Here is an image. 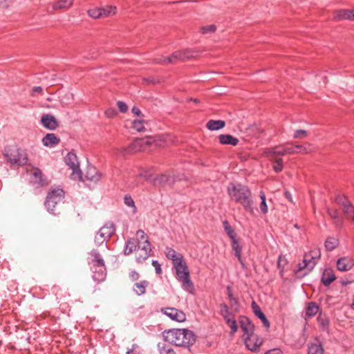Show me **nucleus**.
I'll return each instance as SVG.
<instances>
[{
  "label": "nucleus",
  "mask_w": 354,
  "mask_h": 354,
  "mask_svg": "<svg viewBox=\"0 0 354 354\" xmlns=\"http://www.w3.org/2000/svg\"><path fill=\"white\" fill-rule=\"evenodd\" d=\"M172 142L171 136L169 134L147 136L134 140L128 147L120 148L119 152L122 155L125 156L129 153L149 150L153 147H165Z\"/></svg>",
  "instance_id": "nucleus-1"
},
{
  "label": "nucleus",
  "mask_w": 354,
  "mask_h": 354,
  "mask_svg": "<svg viewBox=\"0 0 354 354\" xmlns=\"http://www.w3.org/2000/svg\"><path fill=\"white\" fill-rule=\"evenodd\" d=\"M164 339L176 346H189L196 342L194 333L187 328H173L164 331Z\"/></svg>",
  "instance_id": "nucleus-2"
},
{
  "label": "nucleus",
  "mask_w": 354,
  "mask_h": 354,
  "mask_svg": "<svg viewBox=\"0 0 354 354\" xmlns=\"http://www.w3.org/2000/svg\"><path fill=\"white\" fill-rule=\"evenodd\" d=\"M3 155L7 162L11 165L24 166L28 162L26 152L17 145H10L5 147Z\"/></svg>",
  "instance_id": "nucleus-3"
},
{
  "label": "nucleus",
  "mask_w": 354,
  "mask_h": 354,
  "mask_svg": "<svg viewBox=\"0 0 354 354\" xmlns=\"http://www.w3.org/2000/svg\"><path fill=\"white\" fill-rule=\"evenodd\" d=\"M220 314L224 319L227 326L231 329L230 335L233 336L238 330V324L234 315L230 313L229 306L225 303L220 304Z\"/></svg>",
  "instance_id": "nucleus-4"
},
{
  "label": "nucleus",
  "mask_w": 354,
  "mask_h": 354,
  "mask_svg": "<svg viewBox=\"0 0 354 354\" xmlns=\"http://www.w3.org/2000/svg\"><path fill=\"white\" fill-rule=\"evenodd\" d=\"M228 194L235 199H249L252 195L248 188L241 184H230L227 188Z\"/></svg>",
  "instance_id": "nucleus-5"
},
{
  "label": "nucleus",
  "mask_w": 354,
  "mask_h": 354,
  "mask_svg": "<svg viewBox=\"0 0 354 354\" xmlns=\"http://www.w3.org/2000/svg\"><path fill=\"white\" fill-rule=\"evenodd\" d=\"M194 56V52L191 50L187 49L184 50H178L174 52L171 56L160 58L155 60L156 64L172 63L176 60H184L189 59Z\"/></svg>",
  "instance_id": "nucleus-6"
},
{
  "label": "nucleus",
  "mask_w": 354,
  "mask_h": 354,
  "mask_svg": "<svg viewBox=\"0 0 354 354\" xmlns=\"http://www.w3.org/2000/svg\"><path fill=\"white\" fill-rule=\"evenodd\" d=\"M176 276L181 282L183 288L191 294L195 292L194 285L190 279V273L188 268H184L183 270H176Z\"/></svg>",
  "instance_id": "nucleus-7"
},
{
  "label": "nucleus",
  "mask_w": 354,
  "mask_h": 354,
  "mask_svg": "<svg viewBox=\"0 0 354 354\" xmlns=\"http://www.w3.org/2000/svg\"><path fill=\"white\" fill-rule=\"evenodd\" d=\"M246 348L254 353H259L260 347L263 343V339L253 333L251 335L243 337Z\"/></svg>",
  "instance_id": "nucleus-8"
},
{
  "label": "nucleus",
  "mask_w": 354,
  "mask_h": 354,
  "mask_svg": "<svg viewBox=\"0 0 354 354\" xmlns=\"http://www.w3.org/2000/svg\"><path fill=\"white\" fill-rule=\"evenodd\" d=\"M92 256L93 257V259H92L91 267H97L99 268V270L96 272L97 274H96L95 277L99 281H104L106 276V269L104 260L100 257V254L95 251L92 252Z\"/></svg>",
  "instance_id": "nucleus-9"
},
{
  "label": "nucleus",
  "mask_w": 354,
  "mask_h": 354,
  "mask_svg": "<svg viewBox=\"0 0 354 354\" xmlns=\"http://www.w3.org/2000/svg\"><path fill=\"white\" fill-rule=\"evenodd\" d=\"M320 250L317 248L311 250L308 253H305L304 256L303 267H307L308 272H310L313 269L318 260L320 259Z\"/></svg>",
  "instance_id": "nucleus-10"
},
{
  "label": "nucleus",
  "mask_w": 354,
  "mask_h": 354,
  "mask_svg": "<svg viewBox=\"0 0 354 354\" xmlns=\"http://www.w3.org/2000/svg\"><path fill=\"white\" fill-rule=\"evenodd\" d=\"M66 164L73 170L72 175L79 180H82V173L80 169V164L75 153L69 152L65 158Z\"/></svg>",
  "instance_id": "nucleus-11"
},
{
  "label": "nucleus",
  "mask_w": 354,
  "mask_h": 354,
  "mask_svg": "<svg viewBox=\"0 0 354 354\" xmlns=\"http://www.w3.org/2000/svg\"><path fill=\"white\" fill-rule=\"evenodd\" d=\"M116 7L106 6L105 8H95L88 10V15L93 19L106 17L116 13Z\"/></svg>",
  "instance_id": "nucleus-12"
},
{
  "label": "nucleus",
  "mask_w": 354,
  "mask_h": 354,
  "mask_svg": "<svg viewBox=\"0 0 354 354\" xmlns=\"http://www.w3.org/2000/svg\"><path fill=\"white\" fill-rule=\"evenodd\" d=\"M161 311L170 319L178 322H183L186 320V315L183 310L175 308H164Z\"/></svg>",
  "instance_id": "nucleus-13"
},
{
  "label": "nucleus",
  "mask_w": 354,
  "mask_h": 354,
  "mask_svg": "<svg viewBox=\"0 0 354 354\" xmlns=\"http://www.w3.org/2000/svg\"><path fill=\"white\" fill-rule=\"evenodd\" d=\"M239 322L241 330L243 332V337L247 335H251L254 333L255 326L252 321L246 316H240Z\"/></svg>",
  "instance_id": "nucleus-14"
},
{
  "label": "nucleus",
  "mask_w": 354,
  "mask_h": 354,
  "mask_svg": "<svg viewBox=\"0 0 354 354\" xmlns=\"http://www.w3.org/2000/svg\"><path fill=\"white\" fill-rule=\"evenodd\" d=\"M226 294L229 299V304L235 313H239L241 309V304L238 297H235L233 294V288L232 286L228 285L226 287Z\"/></svg>",
  "instance_id": "nucleus-15"
},
{
  "label": "nucleus",
  "mask_w": 354,
  "mask_h": 354,
  "mask_svg": "<svg viewBox=\"0 0 354 354\" xmlns=\"http://www.w3.org/2000/svg\"><path fill=\"white\" fill-rule=\"evenodd\" d=\"M75 0H57L52 4V10L50 14H54L59 10H66L72 7Z\"/></svg>",
  "instance_id": "nucleus-16"
},
{
  "label": "nucleus",
  "mask_w": 354,
  "mask_h": 354,
  "mask_svg": "<svg viewBox=\"0 0 354 354\" xmlns=\"http://www.w3.org/2000/svg\"><path fill=\"white\" fill-rule=\"evenodd\" d=\"M251 307L255 316L257 317L262 322L263 326L268 331L270 327V323L269 320L267 319L265 314L262 312L260 306L257 304L255 301H252Z\"/></svg>",
  "instance_id": "nucleus-17"
},
{
  "label": "nucleus",
  "mask_w": 354,
  "mask_h": 354,
  "mask_svg": "<svg viewBox=\"0 0 354 354\" xmlns=\"http://www.w3.org/2000/svg\"><path fill=\"white\" fill-rule=\"evenodd\" d=\"M354 266V261L348 257L339 258L337 261V268L339 271H348Z\"/></svg>",
  "instance_id": "nucleus-18"
},
{
  "label": "nucleus",
  "mask_w": 354,
  "mask_h": 354,
  "mask_svg": "<svg viewBox=\"0 0 354 354\" xmlns=\"http://www.w3.org/2000/svg\"><path fill=\"white\" fill-rule=\"evenodd\" d=\"M41 123L45 128L50 130H54L58 126V123L55 118L53 115L48 114L44 115L41 117Z\"/></svg>",
  "instance_id": "nucleus-19"
},
{
  "label": "nucleus",
  "mask_w": 354,
  "mask_h": 354,
  "mask_svg": "<svg viewBox=\"0 0 354 354\" xmlns=\"http://www.w3.org/2000/svg\"><path fill=\"white\" fill-rule=\"evenodd\" d=\"M85 178L91 182L97 183L101 178V174L96 167L89 165L86 168Z\"/></svg>",
  "instance_id": "nucleus-20"
},
{
  "label": "nucleus",
  "mask_w": 354,
  "mask_h": 354,
  "mask_svg": "<svg viewBox=\"0 0 354 354\" xmlns=\"http://www.w3.org/2000/svg\"><path fill=\"white\" fill-rule=\"evenodd\" d=\"M65 197V192L63 188L58 186H53L50 187L49 192L48 193L46 199H56V198H64Z\"/></svg>",
  "instance_id": "nucleus-21"
},
{
  "label": "nucleus",
  "mask_w": 354,
  "mask_h": 354,
  "mask_svg": "<svg viewBox=\"0 0 354 354\" xmlns=\"http://www.w3.org/2000/svg\"><path fill=\"white\" fill-rule=\"evenodd\" d=\"M315 342H310L308 344L307 354H324L322 344L317 338H315Z\"/></svg>",
  "instance_id": "nucleus-22"
},
{
  "label": "nucleus",
  "mask_w": 354,
  "mask_h": 354,
  "mask_svg": "<svg viewBox=\"0 0 354 354\" xmlns=\"http://www.w3.org/2000/svg\"><path fill=\"white\" fill-rule=\"evenodd\" d=\"M60 142L59 137L54 133H47L42 139L43 145L46 147H53L57 145Z\"/></svg>",
  "instance_id": "nucleus-23"
},
{
  "label": "nucleus",
  "mask_w": 354,
  "mask_h": 354,
  "mask_svg": "<svg viewBox=\"0 0 354 354\" xmlns=\"http://www.w3.org/2000/svg\"><path fill=\"white\" fill-rule=\"evenodd\" d=\"M335 279L336 277L332 269L327 268L324 270L322 276V282L325 286H328Z\"/></svg>",
  "instance_id": "nucleus-24"
},
{
  "label": "nucleus",
  "mask_w": 354,
  "mask_h": 354,
  "mask_svg": "<svg viewBox=\"0 0 354 354\" xmlns=\"http://www.w3.org/2000/svg\"><path fill=\"white\" fill-rule=\"evenodd\" d=\"M343 212L346 215V218L350 219L354 222V207L351 203L350 201H344L342 203Z\"/></svg>",
  "instance_id": "nucleus-25"
},
{
  "label": "nucleus",
  "mask_w": 354,
  "mask_h": 354,
  "mask_svg": "<svg viewBox=\"0 0 354 354\" xmlns=\"http://www.w3.org/2000/svg\"><path fill=\"white\" fill-rule=\"evenodd\" d=\"M100 234H102L104 238L109 239L115 232V226L113 223H106L102 226L99 231Z\"/></svg>",
  "instance_id": "nucleus-26"
},
{
  "label": "nucleus",
  "mask_w": 354,
  "mask_h": 354,
  "mask_svg": "<svg viewBox=\"0 0 354 354\" xmlns=\"http://www.w3.org/2000/svg\"><path fill=\"white\" fill-rule=\"evenodd\" d=\"M319 310V306L315 301H310L308 303L306 313H305V318H310L315 316Z\"/></svg>",
  "instance_id": "nucleus-27"
},
{
  "label": "nucleus",
  "mask_w": 354,
  "mask_h": 354,
  "mask_svg": "<svg viewBox=\"0 0 354 354\" xmlns=\"http://www.w3.org/2000/svg\"><path fill=\"white\" fill-rule=\"evenodd\" d=\"M218 140L222 145L236 146L239 143V140L230 134H221L218 136Z\"/></svg>",
  "instance_id": "nucleus-28"
},
{
  "label": "nucleus",
  "mask_w": 354,
  "mask_h": 354,
  "mask_svg": "<svg viewBox=\"0 0 354 354\" xmlns=\"http://www.w3.org/2000/svg\"><path fill=\"white\" fill-rule=\"evenodd\" d=\"M232 241V248L234 251V255L238 259L239 261L241 263H243V260L241 258V252L243 249L242 245L240 243L239 241L236 238L231 240Z\"/></svg>",
  "instance_id": "nucleus-29"
},
{
  "label": "nucleus",
  "mask_w": 354,
  "mask_h": 354,
  "mask_svg": "<svg viewBox=\"0 0 354 354\" xmlns=\"http://www.w3.org/2000/svg\"><path fill=\"white\" fill-rule=\"evenodd\" d=\"M264 153L267 156H285V146L279 145L265 150Z\"/></svg>",
  "instance_id": "nucleus-30"
},
{
  "label": "nucleus",
  "mask_w": 354,
  "mask_h": 354,
  "mask_svg": "<svg viewBox=\"0 0 354 354\" xmlns=\"http://www.w3.org/2000/svg\"><path fill=\"white\" fill-rule=\"evenodd\" d=\"M225 125V122L223 120H210L207 122L206 127L211 131H216L223 128Z\"/></svg>",
  "instance_id": "nucleus-31"
},
{
  "label": "nucleus",
  "mask_w": 354,
  "mask_h": 354,
  "mask_svg": "<svg viewBox=\"0 0 354 354\" xmlns=\"http://www.w3.org/2000/svg\"><path fill=\"white\" fill-rule=\"evenodd\" d=\"M339 241L338 239L330 236L326 239L324 243L325 248L327 251H333L338 247Z\"/></svg>",
  "instance_id": "nucleus-32"
},
{
  "label": "nucleus",
  "mask_w": 354,
  "mask_h": 354,
  "mask_svg": "<svg viewBox=\"0 0 354 354\" xmlns=\"http://www.w3.org/2000/svg\"><path fill=\"white\" fill-rule=\"evenodd\" d=\"M153 181H154V184L156 185H160V186L165 185L167 184H171L174 182L173 179L169 176H167L165 174H161V175L157 176L153 180Z\"/></svg>",
  "instance_id": "nucleus-33"
},
{
  "label": "nucleus",
  "mask_w": 354,
  "mask_h": 354,
  "mask_svg": "<svg viewBox=\"0 0 354 354\" xmlns=\"http://www.w3.org/2000/svg\"><path fill=\"white\" fill-rule=\"evenodd\" d=\"M31 174L32 177L35 178V183L38 184L40 186H43L44 185L45 180L43 178L42 172L39 169L34 168Z\"/></svg>",
  "instance_id": "nucleus-34"
},
{
  "label": "nucleus",
  "mask_w": 354,
  "mask_h": 354,
  "mask_svg": "<svg viewBox=\"0 0 354 354\" xmlns=\"http://www.w3.org/2000/svg\"><path fill=\"white\" fill-rule=\"evenodd\" d=\"M138 241L134 239H129L126 242V246L124 250V253L128 255L136 250Z\"/></svg>",
  "instance_id": "nucleus-35"
},
{
  "label": "nucleus",
  "mask_w": 354,
  "mask_h": 354,
  "mask_svg": "<svg viewBox=\"0 0 354 354\" xmlns=\"http://www.w3.org/2000/svg\"><path fill=\"white\" fill-rule=\"evenodd\" d=\"M350 10H339L334 12V18L337 20L348 19L351 20Z\"/></svg>",
  "instance_id": "nucleus-36"
},
{
  "label": "nucleus",
  "mask_w": 354,
  "mask_h": 354,
  "mask_svg": "<svg viewBox=\"0 0 354 354\" xmlns=\"http://www.w3.org/2000/svg\"><path fill=\"white\" fill-rule=\"evenodd\" d=\"M318 324L322 327L323 330L328 331L330 320L329 319L325 316L322 315V313H319V316L317 318Z\"/></svg>",
  "instance_id": "nucleus-37"
},
{
  "label": "nucleus",
  "mask_w": 354,
  "mask_h": 354,
  "mask_svg": "<svg viewBox=\"0 0 354 354\" xmlns=\"http://www.w3.org/2000/svg\"><path fill=\"white\" fill-rule=\"evenodd\" d=\"M147 122L142 120H135L132 123V128L138 132H142L145 130V125L147 124Z\"/></svg>",
  "instance_id": "nucleus-38"
},
{
  "label": "nucleus",
  "mask_w": 354,
  "mask_h": 354,
  "mask_svg": "<svg viewBox=\"0 0 354 354\" xmlns=\"http://www.w3.org/2000/svg\"><path fill=\"white\" fill-rule=\"evenodd\" d=\"M223 225L224 227V230L229 236V238L232 240L236 237V233L233 229V227L230 225V223L225 220L223 221Z\"/></svg>",
  "instance_id": "nucleus-39"
},
{
  "label": "nucleus",
  "mask_w": 354,
  "mask_h": 354,
  "mask_svg": "<svg viewBox=\"0 0 354 354\" xmlns=\"http://www.w3.org/2000/svg\"><path fill=\"white\" fill-rule=\"evenodd\" d=\"M173 266L176 270H178V269L183 270L184 268H188L185 261L183 259V255H180L179 259H173Z\"/></svg>",
  "instance_id": "nucleus-40"
},
{
  "label": "nucleus",
  "mask_w": 354,
  "mask_h": 354,
  "mask_svg": "<svg viewBox=\"0 0 354 354\" xmlns=\"http://www.w3.org/2000/svg\"><path fill=\"white\" fill-rule=\"evenodd\" d=\"M288 264V261L284 255H279L277 261V267L280 270V275L283 276L285 266Z\"/></svg>",
  "instance_id": "nucleus-41"
},
{
  "label": "nucleus",
  "mask_w": 354,
  "mask_h": 354,
  "mask_svg": "<svg viewBox=\"0 0 354 354\" xmlns=\"http://www.w3.org/2000/svg\"><path fill=\"white\" fill-rule=\"evenodd\" d=\"M148 285V282L147 281H142L140 283H136L135 286L137 289H134L137 295L140 296L145 292L146 287Z\"/></svg>",
  "instance_id": "nucleus-42"
},
{
  "label": "nucleus",
  "mask_w": 354,
  "mask_h": 354,
  "mask_svg": "<svg viewBox=\"0 0 354 354\" xmlns=\"http://www.w3.org/2000/svg\"><path fill=\"white\" fill-rule=\"evenodd\" d=\"M151 255L150 252L145 250H136V260L138 263H142Z\"/></svg>",
  "instance_id": "nucleus-43"
},
{
  "label": "nucleus",
  "mask_w": 354,
  "mask_h": 354,
  "mask_svg": "<svg viewBox=\"0 0 354 354\" xmlns=\"http://www.w3.org/2000/svg\"><path fill=\"white\" fill-rule=\"evenodd\" d=\"M137 247L140 250H145L150 253L151 252V243L149 241H145L143 242L138 241L137 243Z\"/></svg>",
  "instance_id": "nucleus-44"
},
{
  "label": "nucleus",
  "mask_w": 354,
  "mask_h": 354,
  "mask_svg": "<svg viewBox=\"0 0 354 354\" xmlns=\"http://www.w3.org/2000/svg\"><path fill=\"white\" fill-rule=\"evenodd\" d=\"M272 168L277 173L281 172L283 169V162L282 158H279L273 162Z\"/></svg>",
  "instance_id": "nucleus-45"
},
{
  "label": "nucleus",
  "mask_w": 354,
  "mask_h": 354,
  "mask_svg": "<svg viewBox=\"0 0 354 354\" xmlns=\"http://www.w3.org/2000/svg\"><path fill=\"white\" fill-rule=\"evenodd\" d=\"M106 238H104L102 234H100V232H97L95 236V243L100 245L102 243H104L105 241H108Z\"/></svg>",
  "instance_id": "nucleus-46"
},
{
  "label": "nucleus",
  "mask_w": 354,
  "mask_h": 354,
  "mask_svg": "<svg viewBox=\"0 0 354 354\" xmlns=\"http://www.w3.org/2000/svg\"><path fill=\"white\" fill-rule=\"evenodd\" d=\"M106 238H104L102 234H100V232H97L95 236V243L100 245L102 243H104L105 241H108Z\"/></svg>",
  "instance_id": "nucleus-47"
},
{
  "label": "nucleus",
  "mask_w": 354,
  "mask_h": 354,
  "mask_svg": "<svg viewBox=\"0 0 354 354\" xmlns=\"http://www.w3.org/2000/svg\"><path fill=\"white\" fill-rule=\"evenodd\" d=\"M308 133L305 130L299 129L295 131L293 138H298V139H302L307 136Z\"/></svg>",
  "instance_id": "nucleus-48"
},
{
  "label": "nucleus",
  "mask_w": 354,
  "mask_h": 354,
  "mask_svg": "<svg viewBox=\"0 0 354 354\" xmlns=\"http://www.w3.org/2000/svg\"><path fill=\"white\" fill-rule=\"evenodd\" d=\"M136 235L138 236V239L136 240L137 241H140V242H143L145 241H149L147 235L142 230H138Z\"/></svg>",
  "instance_id": "nucleus-49"
},
{
  "label": "nucleus",
  "mask_w": 354,
  "mask_h": 354,
  "mask_svg": "<svg viewBox=\"0 0 354 354\" xmlns=\"http://www.w3.org/2000/svg\"><path fill=\"white\" fill-rule=\"evenodd\" d=\"M241 204L244 207V208L250 212V213H253L252 203L253 201H240Z\"/></svg>",
  "instance_id": "nucleus-50"
},
{
  "label": "nucleus",
  "mask_w": 354,
  "mask_h": 354,
  "mask_svg": "<svg viewBox=\"0 0 354 354\" xmlns=\"http://www.w3.org/2000/svg\"><path fill=\"white\" fill-rule=\"evenodd\" d=\"M294 149L295 150V153L303 152L304 153H308L309 152L308 148L305 145H294Z\"/></svg>",
  "instance_id": "nucleus-51"
},
{
  "label": "nucleus",
  "mask_w": 354,
  "mask_h": 354,
  "mask_svg": "<svg viewBox=\"0 0 354 354\" xmlns=\"http://www.w3.org/2000/svg\"><path fill=\"white\" fill-rule=\"evenodd\" d=\"M215 30H216V26L214 25H209L207 26H203L201 28V32L203 34L214 32Z\"/></svg>",
  "instance_id": "nucleus-52"
},
{
  "label": "nucleus",
  "mask_w": 354,
  "mask_h": 354,
  "mask_svg": "<svg viewBox=\"0 0 354 354\" xmlns=\"http://www.w3.org/2000/svg\"><path fill=\"white\" fill-rule=\"evenodd\" d=\"M180 255H182L181 254L177 253L174 250L170 249L167 253V257L169 259H171L172 261L174 259H179Z\"/></svg>",
  "instance_id": "nucleus-53"
},
{
  "label": "nucleus",
  "mask_w": 354,
  "mask_h": 354,
  "mask_svg": "<svg viewBox=\"0 0 354 354\" xmlns=\"http://www.w3.org/2000/svg\"><path fill=\"white\" fill-rule=\"evenodd\" d=\"M284 146H285L286 155L295 153V150L294 149V145H292V143H288Z\"/></svg>",
  "instance_id": "nucleus-54"
},
{
  "label": "nucleus",
  "mask_w": 354,
  "mask_h": 354,
  "mask_svg": "<svg viewBox=\"0 0 354 354\" xmlns=\"http://www.w3.org/2000/svg\"><path fill=\"white\" fill-rule=\"evenodd\" d=\"M117 106L120 111L122 113H125L128 110V106L127 104L122 101H118L117 102Z\"/></svg>",
  "instance_id": "nucleus-55"
},
{
  "label": "nucleus",
  "mask_w": 354,
  "mask_h": 354,
  "mask_svg": "<svg viewBox=\"0 0 354 354\" xmlns=\"http://www.w3.org/2000/svg\"><path fill=\"white\" fill-rule=\"evenodd\" d=\"M327 212L333 219L339 218V213L336 209H328Z\"/></svg>",
  "instance_id": "nucleus-56"
},
{
  "label": "nucleus",
  "mask_w": 354,
  "mask_h": 354,
  "mask_svg": "<svg viewBox=\"0 0 354 354\" xmlns=\"http://www.w3.org/2000/svg\"><path fill=\"white\" fill-rule=\"evenodd\" d=\"M152 265L155 268L156 274H160L162 273V268L161 265L158 263V261L156 260L153 261Z\"/></svg>",
  "instance_id": "nucleus-57"
},
{
  "label": "nucleus",
  "mask_w": 354,
  "mask_h": 354,
  "mask_svg": "<svg viewBox=\"0 0 354 354\" xmlns=\"http://www.w3.org/2000/svg\"><path fill=\"white\" fill-rule=\"evenodd\" d=\"M35 93L42 95L43 94L42 87L41 86H34L32 88L30 95L34 96Z\"/></svg>",
  "instance_id": "nucleus-58"
},
{
  "label": "nucleus",
  "mask_w": 354,
  "mask_h": 354,
  "mask_svg": "<svg viewBox=\"0 0 354 354\" xmlns=\"http://www.w3.org/2000/svg\"><path fill=\"white\" fill-rule=\"evenodd\" d=\"M57 203L56 201H45L44 205L48 208V211L53 212V209H50V207L52 205L53 207Z\"/></svg>",
  "instance_id": "nucleus-59"
},
{
  "label": "nucleus",
  "mask_w": 354,
  "mask_h": 354,
  "mask_svg": "<svg viewBox=\"0 0 354 354\" xmlns=\"http://www.w3.org/2000/svg\"><path fill=\"white\" fill-rule=\"evenodd\" d=\"M260 209L263 214H266L268 212V206L266 204V201H261L260 204Z\"/></svg>",
  "instance_id": "nucleus-60"
},
{
  "label": "nucleus",
  "mask_w": 354,
  "mask_h": 354,
  "mask_svg": "<svg viewBox=\"0 0 354 354\" xmlns=\"http://www.w3.org/2000/svg\"><path fill=\"white\" fill-rule=\"evenodd\" d=\"M129 277H130L131 281H134L138 280V279L140 277V274H138V272L133 270V271L131 272V273L129 274Z\"/></svg>",
  "instance_id": "nucleus-61"
},
{
  "label": "nucleus",
  "mask_w": 354,
  "mask_h": 354,
  "mask_svg": "<svg viewBox=\"0 0 354 354\" xmlns=\"http://www.w3.org/2000/svg\"><path fill=\"white\" fill-rule=\"evenodd\" d=\"M264 354H282L279 348H273L266 351Z\"/></svg>",
  "instance_id": "nucleus-62"
},
{
  "label": "nucleus",
  "mask_w": 354,
  "mask_h": 354,
  "mask_svg": "<svg viewBox=\"0 0 354 354\" xmlns=\"http://www.w3.org/2000/svg\"><path fill=\"white\" fill-rule=\"evenodd\" d=\"M91 270L93 271V279L97 282H101L102 281H99L95 277H96V274H97V273L96 272L97 270H99V268H97V267H91Z\"/></svg>",
  "instance_id": "nucleus-63"
},
{
  "label": "nucleus",
  "mask_w": 354,
  "mask_h": 354,
  "mask_svg": "<svg viewBox=\"0 0 354 354\" xmlns=\"http://www.w3.org/2000/svg\"><path fill=\"white\" fill-rule=\"evenodd\" d=\"M164 352H165V354H176V352L171 348H168L167 350H165V348H162V349H160V353L161 354H163Z\"/></svg>",
  "instance_id": "nucleus-64"
}]
</instances>
